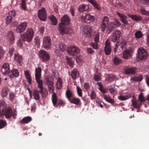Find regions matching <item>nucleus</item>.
Returning <instances> with one entry per match:
<instances>
[{
	"label": "nucleus",
	"mask_w": 149,
	"mask_h": 149,
	"mask_svg": "<svg viewBox=\"0 0 149 149\" xmlns=\"http://www.w3.org/2000/svg\"><path fill=\"white\" fill-rule=\"evenodd\" d=\"M92 27L90 26H88L86 27L84 30V34L88 38H90L92 35Z\"/></svg>",
	"instance_id": "5701e85b"
},
{
	"label": "nucleus",
	"mask_w": 149,
	"mask_h": 149,
	"mask_svg": "<svg viewBox=\"0 0 149 149\" xmlns=\"http://www.w3.org/2000/svg\"><path fill=\"white\" fill-rule=\"evenodd\" d=\"M126 42L125 40H123L121 42H120V44L121 45L120 47L122 48H123L125 46Z\"/></svg>",
	"instance_id": "e2e57ef3"
},
{
	"label": "nucleus",
	"mask_w": 149,
	"mask_h": 149,
	"mask_svg": "<svg viewBox=\"0 0 149 149\" xmlns=\"http://www.w3.org/2000/svg\"><path fill=\"white\" fill-rule=\"evenodd\" d=\"M6 37L10 41L11 44H13L15 40L14 34L13 31H10L8 32Z\"/></svg>",
	"instance_id": "aec40b11"
},
{
	"label": "nucleus",
	"mask_w": 149,
	"mask_h": 149,
	"mask_svg": "<svg viewBox=\"0 0 149 149\" xmlns=\"http://www.w3.org/2000/svg\"><path fill=\"white\" fill-rule=\"evenodd\" d=\"M14 51V49L13 48L11 47L9 49V54L11 56L13 55V53Z\"/></svg>",
	"instance_id": "69168bd1"
},
{
	"label": "nucleus",
	"mask_w": 149,
	"mask_h": 149,
	"mask_svg": "<svg viewBox=\"0 0 149 149\" xmlns=\"http://www.w3.org/2000/svg\"><path fill=\"white\" fill-rule=\"evenodd\" d=\"M14 58L17 63L20 64L22 63L23 57L21 55L19 54L18 52L14 53Z\"/></svg>",
	"instance_id": "412c9836"
},
{
	"label": "nucleus",
	"mask_w": 149,
	"mask_h": 149,
	"mask_svg": "<svg viewBox=\"0 0 149 149\" xmlns=\"http://www.w3.org/2000/svg\"><path fill=\"white\" fill-rule=\"evenodd\" d=\"M22 40L21 39H19L17 42V45L18 47H22L23 44Z\"/></svg>",
	"instance_id": "6e6d98bb"
},
{
	"label": "nucleus",
	"mask_w": 149,
	"mask_h": 149,
	"mask_svg": "<svg viewBox=\"0 0 149 149\" xmlns=\"http://www.w3.org/2000/svg\"><path fill=\"white\" fill-rule=\"evenodd\" d=\"M104 99L107 102L112 104H113L114 103V101L110 97H107L106 95H104Z\"/></svg>",
	"instance_id": "a19ab883"
},
{
	"label": "nucleus",
	"mask_w": 149,
	"mask_h": 149,
	"mask_svg": "<svg viewBox=\"0 0 149 149\" xmlns=\"http://www.w3.org/2000/svg\"><path fill=\"white\" fill-rule=\"evenodd\" d=\"M90 96L91 99L92 100H93L95 99L96 97V94L95 92L93 91H92L90 93Z\"/></svg>",
	"instance_id": "864d4df0"
},
{
	"label": "nucleus",
	"mask_w": 149,
	"mask_h": 149,
	"mask_svg": "<svg viewBox=\"0 0 149 149\" xmlns=\"http://www.w3.org/2000/svg\"><path fill=\"white\" fill-rule=\"evenodd\" d=\"M12 17L9 15L7 16L6 18V23L7 24H8L10 23L12 21Z\"/></svg>",
	"instance_id": "de8ad7c7"
},
{
	"label": "nucleus",
	"mask_w": 149,
	"mask_h": 149,
	"mask_svg": "<svg viewBox=\"0 0 149 149\" xmlns=\"http://www.w3.org/2000/svg\"><path fill=\"white\" fill-rule=\"evenodd\" d=\"M10 70V65L8 63H3L1 69V71L2 73L4 74H8Z\"/></svg>",
	"instance_id": "dca6fc26"
},
{
	"label": "nucleus",
	"mask_w": 149,
	"mask_h": 149,
	"mask_svg": "<svg viewBox=\"0 0 149 149\" xmlns=\"http://www.w3.org/2000/svg\"><path fill=\"white\" fill-rule=\"evenodd\" d=\"M56 85L57 89L60 90L61 88L63 86V81L61 78L59 77L58 78Z\"/></svg>",
	"instance_id": "c85d7f7f"
},
{
	"label": "nucleus",
	"mask_w": 149,
	"mask_h": 149,
	"mask_svg": "<svg viewBox=\"0 0 149 149\" xmlns=\"http://www.w3.org/2000/svg\"><path fill=\"white\" fill-rule=\"evenodd\" d=\"M15 95L13 92H11L9 94V100L11 102L13 101L15 97Z\"/></svg>",
	"instance_id": "a18cd8bd"
},
{
	"label": "nucleus",
	"mask_w": 149,
	"mask_h": 149,
	"mask_svg": "<svg viewBox=\"0 0 149 149\" xmlns=\"http://www.w3.org/2000/svg\"><path fill=\"white\" fill-rule=\"evenodd\" d=\"M7 125V123L5 120L3 119L0 120V129L4 127Z\"/></svg>",
	"instance_id": "37998d69"
},
{
	"label": "nucleus",
	"mask_w": 149,
	"mask_h": 149,
	"mask_svg": "<svg viewBox=\"0 0 149 149\" xmlns=\"http://www.w3.org/2000/svg\"><path fill=\"white\" fill-rule=\"evenodd\" d=\"M140 3L144 5H149V0H139Z\"/></svg>",
	"instance_id": "3c124183"
},
{
	"label": "nucleus",
	"mask_w": 149,
	"mask_h": 149,
	"mask_svg": "<svg viewBox=\"0 0 149 149\" xmlns=\"http://www.w3.org/2000/svg\"><path fill=\"white\" fill-rule=\"evenodd\" d=\"M8 15L12 17V18L14 17L16 15V12L14 10H12L10 11L8 13Z\"/></svg>",
	"instance_id": "5fc2aeb1"
},
{
	"label": "nucleus",
	"mask_w": 149,
	"mask_h": 149,
	"mask_svg": "<svg viewBox=\"0 0 149 149\" xmlns=\"http://www.w3.org/2000/svg\"><path fill=\"white\" fill-rule=\"evenodd\" d=\"M36 82L37 84V86L39 88L43 87V81L41 79V78H35Z\"/></svg>",
	"instance_id": "7c9ffc66"
},
{
	"label": "nucleus",
	"mask_w": 149,
	"mask_h": 149,
	"mask_svg": "<svg viewBox=\"0 0 149 149\" xmlns=\"http://www.w3.org/2000/svg\"><path fill=\"white\" fill-rule=\"evenodd\" d=\"M7 89L6 88H3L1 92V95L2 97H4L7 95Z\"/></svg>",
	"instance_id": "c03bdc74"
},
{
	"label": "nucleus",
	"mask_w": 149,
	"mask_h": 149,
	"mask_svg": "<svg viewBox=\"0 0 149 149\" xmlns=\"http://www.w3.org/2000/svg\"><path fill=\"white\" fill-rule=\"evenodd\" d=\"M77 90L78 96L80 97H82V90L81 88L78 86H77Z\"/></svg>",
	"instance_id": "49530a36"
},
{
	"label": "nucleus",
	"mask_w": 149,
	"mask_h": 149,
	"mask_svg": "<svg viewBox=\"0 0 149 149\" xmlns=\"http://www.w3.org/2000/svg\"><path fill=\"white\" fill-rule=\"evenodd\" d=\"M26 79L28 80V83L29 84H31L32 79L31 77V75H30L29 76H26Z\"/></svg>",
	"instance_id": "0e129e2a"
},
{
	"label": "nucleus",
	"mask_w": 149,
	"mask_h": 149,
	"mask_svg": "<svg viewBox=\"0 0 149 149\" xmlns=\"http://www.w3.org/2000/svg\"><path fill=\"white\" fill-rule=\"evenodd\" d=\"M26 3L21 2V8L22 9L26 10Z\"/></svg>",
	"instance_id": "bf43d9fd"
},
{
	"label": "nucleus",
	"mask_w": 149,
	"mask_h": 149,
	"mask_svg": "<svg viewBox=\"0 0 149 149\" xmlns=\"http://www.w3.org/2000/svg\"><path fill=\"white\" fill-rule=\"evenodd\" d=\"M105 43L104 51L105 54L107 55H109L111 54V51L109 40H107Z\"/></svg>",
	"instance_id": "2eb2a0df"
},
{
	"label": "nucleus",
	"mask_w": 149,
	"mask_h": 149,
	"mask_svg": "<svg viewBox=\"0 0 149 149\" xmlns=\"http://www.w3.org/2000/svg\"><path fill=\"white\" fill-rule=\"evenodd\" d=\"M39 89L38 92L40 94L42 98H44L47 97L48 94L47 89L43 87L39 88Z\"/></svg>",
	"instance_id": "4be33fe9"
},
{
	"label": "nucleus",
	"mask_w": 149,
	"mask_h": 149,
	"mask_svg": "<svg viewBox=\"0 0 149 149\" xmlns=\"http://www.w3.org/2000/svg\"><path fill=\"white\" fill-rule=\"evenodd\" d=\"M87 51L89 54H92L94 52V51L91 48H87Z\"/></svg>",
	"instance_id": "774afa93"
},
{
	"label": "nucleus",
	"mask_w": 149,
	"mask_h": 149,
	"mask_svg": "<svg viewBox=\"0 0 149 149\" xmlns=\"http://www.w3.org/2000/svg\"><path fill=\"white\" fill-rule=\"evenodd\" d=\"M91 4L96 9L99 10H100V7L99 4L96 2H95V1L92 3Z\"/></svg>",
	"instance_id": "09e8293b"
},
{
	"label": "nucleus",
	"mask_w": 149,
	"mask_h": 149,
	"mask_svg": "<svg viewBox=\"0 0 149 149\" xmlns=\"http://www.w3.org/2000/svg\"><path fill=\"white\" fill-rule=\"evenodd\" d=\"M35 78H41L42 69L39 67L38 68H35Z\"/></svg>",
	"instance_id": "a878e982"
},
{
	"label": "nucleus",
	"mask_w": 149,
	"mask_h": 149,
	"mask_svg": "<svg viewBox=\"0 0 149 149\" xmlns=\"http://www.w3.org/2000/svg\"><path fill=\"white\" fill-rule=\"evenodd\" d=\"M109 19L106 16H104L101 23L100 28L102 32H104L107 28V32L110 33L115 29L116 24L114 22L111 21L109 23Z\"/></svg>",
	"instance_id": "f03ea898"
},
{
	"label": "nucleus",
	"mask_w": 149,
	"mask_h": 149,
	"mask_svg": "<svg viewBox=\"0 0 149 149\" xmlns=\"http://www.w3.org/2000/svg\"><path fill=\"white\" fill-rule=\"evenodd\" d=\"M84 88L86 90H88L90 87L88 83H85L84 85Z\"/></svg>",
	"instance_id": "338daca9"
},
{
	"label": "nucleus",
	"mask_w": 149,
	"mask_h": 149,
	"mask_svg": "<svg viewBox=\"0 0 149 149\" xmlns=\"http://www.w3.org/2000/svg\"><path fill=\"white\" fill-rule=\"evenodd\" d=\"M129 97L128 96H120L118 97V99L120 100L124 101L126 100L129 99Z\"/></svg>",
	"instance_id": "8fccbe9b"
},
{
	"label": "nucleus",
	"mask_w": 149,
	"mask_h": 149,
	"mask_svg": "<svg viewBox=\"0 0 149 149\" xmlns=\"http://www.w3.org/2000/svg\"><path fill=\"white\" fill-rule=\"evenodd\" d=\"M65 95L66 97L69 101L73 98L72 93L68 89L66 91Z\"/></svg>",
	"instance_id": "72a5a7b5"
},
{
	"label": "nucleus",
	"mask_w": 149,
	"mask_h": 149,
	"mask_svg": "<svg viewBox=\"0 0 149 149\" xmlns=\"http://www.w3.org/2000/svg\"><path fill=\"white\" fill-rule=\"evenodd\" d=\"M70 23V18L68 15H65L62 17L58 27V31L60 34L63 35L64 34L72 33V29L68 26Z\"/></svg>",
	"instance_id": "f257e3e1"
},
{
	"label": "nucleus",
	"mask_w": 149,
	"mask_h": 149,
	"mask_svg": "<svg viewBox=\"0 0 149 149\" xmlns=\"http://www.w3.org/2000/svg\"><path fill=\"white\" fill-rule=\"evenodd\" d=\"M117 14L120 18L121 21L123 23L124 25H126L128 24V21L126 19L127 17V15L124 13H120L117 12Z\"/></svg>",
	"instance_id": "a211bd4d"
},
{
	"label": "nucleus",
	"mask_w": 149,
	"mask_h": 149,
	"mask_svg": "<svg viewBox=\"0 0 149 149\" xmlns=\"http://www.w3.org/2000/svg\"><path fill=\"white\" fill-rule=\"evenodd\" d=\"M46 83L47 86L51 85L52 84H54V82L53 81H50L48 78L46 79Z\"/></svg>",
	"instance_id": "052dcab7"
},
{
	"label": "nucleus",
	"mask_w": 149,
	"mask_h": 149,
	"mask_svg": "<svg viewBox=\"0 0 149 149\" xmlns=\"http://www.w3.org/2000/svg\"><path fill=\"white\" fill-rule=\"evenodd\" d=\"M134 36L136 38L139 39L142 37L143 34L141 31H138L135 32Z\"/></svg>",
	"instance_id": "79ce46f5"
},
{
	"label": "nucleus",
	"mask_w": 149,
	"mask_h": 149,
	"mask_svg": "<svg viewBox=\"0 0 149 149\" xmlns=\"http://www.w3.org/2000/svg\"><path fill=\"white\" fill-rule=\"evenodd\" d=\"M34 31L31 28H28L26 31L21 35V39L23 41L30 42L32 40L34 34Z\"/></svg>",
	"instance_id": "20e7f679"
},
{
	"label": "nucleus",
	"mask_w": 149,
	"mask_h": 149,
	"mask_svg": "<svg viewBox=\"0 0 149 149\" xmlns=\"http://www.w3.org/2000/svg\"><path fill=\"white\" fill-rule=\"evenodd\" d=\"M136 69L135 67H128L126 66L124 68V70L126 74H134L136 72Z\"/></svg>",
	"instance_id": "f3484780"
},
{
	"label": "nucleus",
	"mask_w": 149,
	"mask_h": 149,
	"mask_svg": "<svg viewBox=\"0 0 149 149\" xmlns=\"http://www.w3.org/2000/svg\"><path fill=\"white\" fill-rule=\"evenodd\" d=\"M99 33L97 34L95 36L94 40L96 42H98L99 40Z\"/></svg>",
	"instance_id": "13d9d810"
},
{
	"label": "nucleus",
	"mask_w": 149,
	"mask_h": 149,
	"mask_svg": "<svg viewBox=\"0 0 149 149\" xmlns=\"http://www.w3.org/2000/svg\"><path fill=\"white\" fill-rule=\"evenodd\" d=\"M137 58L140 60L145 61L148 57V52L146 49L143 48H139L137 50Z\"/></svg>",
	"instance_id": "39448f33"
},
{
	"label": "nucleus",
	"mask_w": 149,
	"mask_h": 149,
	"mask_svg": "<svg viewBox=\"0 0 149 149\" xmlns=\"http://www.w3.org/2000/svg\"><path fill=\"white\" fill-rule=\"evenodd\" d=\"M58 104L61 106H63L65 104V102L63 100L60 99L59 100L58 102Z\"/></svg>",
	"instance_id": "680f3d73"
},
{
	"label": "nucleus",
	"mask_w": 149,
	"mask_h": 149,
	"mask_svg": "<svg viewBox=\"0 0 149 149\" xmlns=\"http://www.w3.org/2000/svg\"><path fill=\"white\" fill-rule=\"evenodd\" d=\"M27 25V23L24 22L21 23L16 28V32L17 33H21L25 30Z\"/></svg>",
	"instance_id": "f8f14e48"
},
{
	"label": "nucleus",
	"mask_w": 149,
	"mask_h": 149,
	"mask_svg": "<svg viewBox=\"0 0 149 149\" xmlns=\"http://www.w3.org/2000/svg\"><path fill=\"white\" fill-rule=\"evenodd\" d=\"M79 72L77 69H74L71 72V76L72 79L76 80L77 78V76H79Z\"/></svg>",
	"instance_id": "b1692460"
},
{
	"label": "nucleus",
	"mask_w": 149,
	"mask_h": 149,
	"mask_svg": "<svg viewBox=\"0 0 149 149\" xmlns=\"http://www.w3.org/2000/svg\"><path fill=\"white\" fill-rule=\"evenodd\" d=\"M49 19L52 24L54 25H56L57 24V20L56 17L54 15H52L49 16Z\"/></svg>",
	"instance_id": "c756f323"
},
{
	"label": "nucleus",
	"mask_w": 149,
	"mask_h": 149,
	"mask_svg": "<svg viewBox=\"0 0 149 149\" xmlns=\"http://www.w3.org/2000/svg\"><path fill=\"white\" fill-rule=\"evenodd\" d=\"M54 84H52L48 86H47L48 90L49 91L52 92L53 93L52 97V101L53 104V106L55 107H57V96L56 93L54 92V87L53 85Z\"/></svg>",
	"instance_id": "6e6552de"
},
{
	"label": "nucleus",
	"mask_w": 149,
	"mask_h": 149,
	"mask_svg": "<svg viewBox=\"0 0 149 149\" xmlns=\"http://www.w3.org/2000/svg\"><path fill=\"white\" fill-rule=\"evenodd\" d=\"M66 59L68 65L70 67H73L74 65V62L72 59L69 57L66 56Z\"/></svg>",
	"instance_id": "473e14b6"
},
{
	"label": "nucleus",
	"mask_w": 149,
	"mask_h": 149,
	"mask_svg": "<svg viewBox=\"0 0 149 149\" xmlns=\"http://www.w3.org/2000/svg\"><path fill=\"white\" fill-rule=\"evenodd\" d=\"M32 120V118L30 116H26L24 117L21 120L19 121L20 123L21 124H26L30 122Z\"/></svg>",
	"instance_id": "bb28decb"
},
{
	"label": "nucleus",
	"mask_w": 149,
	"mask_h": 149,
	"mask_svg": "<svg viewBox=\"0 0 149 149\" xmlns=\"http://www.w3.org/2000/svg\"><path fill=\"white\" fill-rule=\"evenodd\" d=\"M8 75L10 79L18 77L19 75V72L18 70L15 69H13L10 70Z\"/></svg>",
	"instance_id": "6ab92c4d"
},
{
	"label": "nucleus",
	"mask_w": 149,
	"mask_h": 149,
	"mask_svg": "<svg viewBox=\"0 0 149 149\" xmlns=\"http://www.w3.org/2000/svg\"><path fill=\"white\" fill-rule=\"evenodd\" d=\"M121 32L119 30H116L111 35L112 41L114 42H116L119 45L120 42L118 41L121 36Z\"/></svg>",
	"instance_id": "9d476101"
},
{
	"label": "nucleus",
	"mask_w": 149,
	"mask_h": 149,
	"mask_svg": "<svg viewBox=\"0 0 149 149\" xmlns=\"http://www.w3.org/2000/svg\"><path fill=\"white\" fill-rule=\"evenodd\" d=\"M6 105L4 101L0 102V117L5 115V117L8 119L10 118L13 115V111L10 107L6 108Z\"/></svg>",
	"instance_id": "7ed1b4c3"
},
{
	"label": "nucleus",
	"mask_w": 149,
	"mask_h": 149,
	"mask_svg": "<svg viewBox=\"0 0 149 149\" xmlns=\"http://www.w3.org/2000/svg\"><path fill=\"white\" fill-rule=\"evenodd\" d=\"M69 102L71 103L74 104L75 105H78L79 104L80 101V100L76 97H73L70 100Z\"/></svg>",
	"instance_id": "c9c22d12"
},
{
	"label": "nucleus",
	"mask_w": 149,
	"mask_h": 149,
	"mask_svg": "<svg viewBox=\"0 0 149 149\" xmlns=\"http://www.w3.org/2000/svg\"><path fill=\"white\" fill-rule=\"evenodd\" d=\"M38 91L36 90H34L33 91V98L36 100H39L40 99V96L39 93Z\"/></svg>",
	"instance_id": "f704fd0d"
},
{
	"label": "nucleus",
	"mask_w": 149,
	"mask_h": 149,
	"mask_svg": "<svg viewBox=\"0 0 149 149\" xmlns=\"http://www.w3.org/2000/svg\"><path fill=\"white\" fill-rule=\"evenodd\" d=\"M38 56L42 62H46L50 59V56L49 53L45 50H41L39 51Z\"/></svg>",
	"instance_id": "423d86ee"
},
{
	"label": "nucleus",
	"mask_w": 149,
	"mask_h": 149,
	"mask_svg": "<svg viewBox=\"0 0 149 149\" xmlns=\"http://www.w3.org/2000/svg\"><path fill=\"white\" fill-rule=\"evenodd\" d=\"M114 65H117L122 62V59L119 58L116 56L115 57L113 60Z\"/></svg>",
	"instance_id": "e433bc0d"
},
{
	"label": "nucleus",
	"mask_w": 149,
	"mask_h": 149,
	"mask_svg": "<svg viewBox=\"0 0 149 149\" xmlns=\"http://www.w3.org/2000/svg\"><path fill=\"white\" fill-rule=\"evenodd\" d=\"M81 19L82 22L88 23L93 22L94 20V17L93 16L91 15L90 14H87L84 16H81Z\"/></svg>",
	"instance_id": "9b49d317"
},
{
	"label": "nucleus",
	"mask_w": 149,
	"mask_h": 149,
	"mask_svg": "<svg viewBox=\"0 0 149 149\" xmlns=\"http://www.w3.org/2000/svg\"><path fill=\"white\" fill-rule=\"evenodd\" d=\"M97 42L92 43L91 44V46L93 48L95 49H97L98 48Z\"/></svg>",
	"instance_id": "4d7b16f0"
},
{
	"label": "nucleus",
	"mask_w": 149,
	"mask_h": 149,
	"mask_svg": "<svg viewBox=\"0 0 149 149\" xmlns=\"http://www.w3.org/2000/svg\"><path fill=\"white\" fill-rule=\"evenodd\" d=\"M127 15L133 20H134L136 21H139L141 20L142 19V17L140 16H137L136 15H132L129 14H127Z\"/></svg>",
	"instance_id": "393cba45"
},
{
	"label": "nucleus",
	"mask_w": 149,
	"mask_h": 149,
	"mask_svg": "<svg viewBox=\"0 0 149 149\" xmlns=\"http://www.w3.org/2000/svg\"><path fill=\"white\" fill-rule=\"evenodd\" d=\"M132 104L134 107L136 108H140L141 104V102L139 101H137L134 100H132Z\"/></svg>",
	"instance_id": "2f4dec72"
},
{
	"label": "nucleus",
	"mask_w": 149,
	"mask_h": 149,
	"mask_svg": "<svg viewBox=\"0 0 149 149\" xmlns=\"http://www.w3.org/2000/svg\"><path fill=\"white\" fill-rule=\"evenodd\" d=\"M140 12L142 15L149 16V10H146V9L143 7H141L140 8Z\"/></svg>",
	"instance_id": "4c0bfd02"
},
{
	"label": "nucleus",
	"mask_w": 149,
	"mask_h": 149,
	"mask_svg": "<svg viewBox=\"0 0 149 149\" xmlns=\"http://www.w3.org/2000/svg\"><path fill=\"white\" fill-rule=\"evenodd\" d=\"M133 53V50L132 49H127L123 52L122 58L125 59H128L132 57Z\"/></svg>",
	"instance_id": "4468645a"
},
{
	"label": "nucleus",
	"mask_w": 149,
	"mask_h": 149,
	"mask_svg": "<svg viewBox=\"0 0 149 149\" xmlns=\"http://www.w3.org/2000/svg\"><path fill=\"white\" fill-rule=\"evenodd\" d=\"M67 52L69 55L73 56L78 55L79 53L80 50L75 46H71L68 47Z\"/></svg>",
	"instance_id": "0eeeda50"
},
{
	"label": "nucleus",
	"mask_w": 149,
	"mask_h": 149,
	"mask_svg": "<svg viewBox=\"0 0 149 149\" xmlns=\"http://www.w3.org/2000/svg\"><path fill=\"white\" fill-rule=\"evenodd\" d=\"M43 47L48 50L50 49L51 45V40L50 37L48 36L45 37L43 40Z\"/></svg>",
	"instance_id": "1a4fd4ad"
},
{
	"label": "nucleus",
	"mask_w": 149,
	"mask_h": 149,
	"mask_svg": "<svg viewBox=\"0 0 149 149\" xmlns=\"http://www.w3.org/2000/svg\"><path fill=\"white\" fill-rule=\"evenodd\" d=\"M143 79V77L141 76L138 77L134 76L131 78V80L134 82L141 81Z\"/></svg>",
	"instance_id": "58836bf2"
},
{
	"label": "nucleus",
	"mask_w": 149,
	"mask_h": 149,
	"mask_svg": "<svg viewBox=\"0 0 149 149\" xmlns=\"http://www.w3.org/2000/svg\"><path fill=\"white\" fill-rule=\"evenodd\" d=\"M89 8V6L86 4H82L78 8L79 12H82L87 10Z\"/></svg>",
	"instance_id": "cd10ccee"
},
{
	"label": "nucleus",
	"mask_w": 149,
	"mask_h": 149,
	"mask_svg": "<svg viewBox=\"0 0 149 149\" xmlns=\"http://www.w3.org/2000/svg\"><path fill=\"white\" fill-rule=\"evenodd\" d=\"M58 47L60 49L62 52L65 51L66 49L65 45L62 42H60L58 44Z\"/></svg>",
	"instance_id": "ea45409f"
},
{
	"label": "nucleus",
	"mask_w": 149,
	"mask_h": 149,
	"mask_svg": "<svg viewBox=\"0 0 149 149\" xmlns=\"http://www.w3.org/2000/svg\"><path fill=\"white\" fill-rule=\"evenodd\" d=\"M94 79L95 81H98L101 80V77L99 74H97L94 76Z\"/></svg>",
	"instance_id": "603ef678"
},
{
	"label": "nucleus",
	"mask_w": 149,
	"mask_h": 149,
	"mask_svg": "<svg viewBox=\"0 0 149 149\" xmlns=\"http://www.w3.org/2000/svg\"><path fill=\"white\" fill-rule=\"evenodd\" d=\"M38 17L42 21H45L46 19L47 15L46 10L44 8L39 10L38 11Z\"/></svg>",
	"instance_id": "ddd939ff"
}]
</instances>
